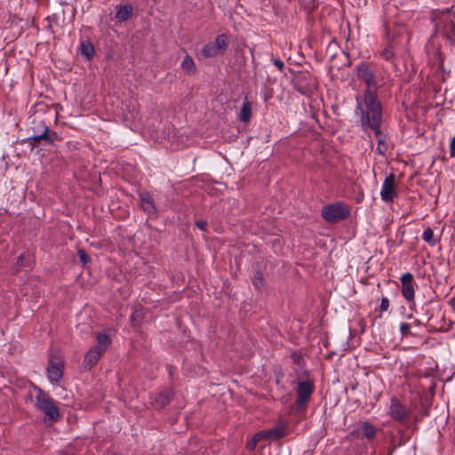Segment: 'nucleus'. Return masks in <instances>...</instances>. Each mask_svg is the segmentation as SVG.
<instances>
[{
  "label": "nucleus",
  "instance_id": "f257e3e1",
  "mask_svg": "<svg viewBox=\"0 0 455 455\" xmlns=\"http://www.w3.org/2000/svg\"><path fill=\"white\" fill-rule=\"evenodd\" d=\"M433 21L435 31L426 44V51L428 54L440 58L441 43L439 37L446 42H451L455 38V12L449 9L439 12L435 14Z\"/></svg>",
  "mask_w": 455,
  "mask_h": 455
},
{
  "label": "nucleus",
  "instance_id": "f03ea898",
  "mask_svg": "<svg viewBox=\"0 0 455 455\" xmlns=\"http://www.w3.org/2000/svg\"><path fill=\"white\" fill-rule=\"evenodd\" d=\"M356 108L355 113L360 115L362 129L364 132L373 131L377 140H386L385 135L380 130L382 123L381 105L378 99H375L370 92L366 97V109L362 108L359 98H356Z\"/></svg>",
  "mask_w": 455,
  "mask_h": 455
},
{
  "label": "nucleus",
  "instance_id": "7ed1b4c3",
  "mask_svg": "<svg viewBox=\"0 0 455 455\" xmlns=\"http://www.w3.org/2000/svg\"><path fill=\"white\" fill-rule=\"evenodd\" d=\"M35 390L36 391L37 409L43 411L49 419L56 421L60 418V410L54 400L40 387H35Z\"/></svg>",
  "mask_w": 455,
  "mask_h": 455
},
{
  "label": "nucleus",
  "instance_id": "20e7f679",
  "mask_svg": "<svg viewBox=\"0 0 455 455\" xmlns=\"http://www.w3.org/2000/svg\"><path fill=\"white\" fill-rule=\"evenodd\" d=\"M314 390L315 385L312 380L306 379L298 382L296 387L297 398L293 404V409L296 411L300 412L306 411Z\"/></svg>",
  "mask_w": 455,
  "mask_h": 455
},
{
  "label": "nucleus",
  "instance_id": "39448f33",
  "mask_svg": "<svg viewBox=\"0 0 455 455\" xmlns=\"http://www.w3.org/2000/svg\"><path fill=\"white\" fill-rule=\"evenodd\" d=\"M356 76L358 79L362 80L367 85L366 90L364 91L363 99H364V105L366 106V97L368 93L370 92L374 96L375 99L377 98V94L373 88L376 86V76L375 72L372 69L370 63L367 62H361L359 63L356 68Z\"/></svg>",
  "mask_w": 455,
  "mask_h": 455
},
{
  "label": "nucleus",
  "instance_id": "423d86ee",
  "mask_svg": "<svg viewBox=\"0 0 455 455\" xmlns=\"http://www.w3.org/2000/svg\"><path fill=\"white\" fill-rule=\"evenodd\" d=\"M33 135L28 139L33 147L37 145H51L59 139L56 132L51 131L44 123L40 122L37 127L33 128Z\"/></svg>",
  "mask_w": 455,
  "mask_h": 455
},
{
  "label": "nucleus",
  "instance_id": "0eeeda50",
  "mask_svg": "<svg viewBox=\"0 0 455 455\" xmlns=\"http://www.w3.org/2000/svg\"><path fill=\"white\" fill-rule=\"evenodd\" d=\"M349 214L348 207L340 202L327 204L322 209V217L330 223L346 220Z\"/></svg>",
  "mask_w": 455,
  "mask_h": 455
},
{
  "label": "nucleus",
  "instance_id": "6e6552de",
  "mask_svg": "<svg viewBox=\"0 0 455 455\" xmlns=\"http://www.w3.org/2000/svg\"><path fill=\"white\" fill-rule=\"evenodd\" d=\"M229 45L228 35H219L214 41L206 44L201 50V54L205 59L214 58L224 54Z\"/></svg>",
  "mask_w": 455,
  "mask_h": 455
},
{
  "label": "nucleus",
  "instance_id": "1a4fd4ad",
  "mask_svg": "<svg viewBox=\"0 0 455 455\" xmlns=\"http://www.w3.org/2000/svg\"><path fill=\"white\" fill-rule=\"evenodd\" d=\"M387 414L395 421L405 425L410 418L411 410L403 404L396 396H392Z\"/></svg>",
  "mask_w": 455,
  "mask_h": 455
},
{
  "label": "nucleus",
  "instance_id": "9d476101",
  "mask_svg": "<svg viewBox=\"0 0 455 455\" xmlns=\"http://www.w3.org/2000/svg\"><path fill=\"white\" fill-rule=\"evenodd\" d=\"M288 434L289 423L284 419H280L272 428L255 434L253 443L259 442L265 438L278 440L284 437Z\"/></svg>",
  "mask_w": 455,
  "mask_h": 455
},
{
  "label": "nucleus",
  "instance_id": "9b49d317",
  "mask_svg": "<svg viewBox=\"0 0 455 455\" xmlns=\"http://www.w3.org/2000/svg\"><path fill=\"white\" fill-rule=\"evenodd\" d=\"M401 292L403 297L410 304V308L415 306V282L411 273H404L400 277Z\"/></svg>",
  "mask_w": 455,
  "mask_h": 455
},
{
  "label": "nucleus",
  "instance_id": "f8f14e48",
  "mask_svg": "<svg viewBox=\"0 0 455 455\" xmlns=\"http://www.w3.org/2000/svg\"><path fill=\"white\" fill-rule=\"evenodd\" d=\"M398 196V192L395 185V176L390 173L383 181L380 190V198L387 204H391Z\"/></svg>",
  "mask_w": 455,
  "mask_h": 455
},
{
  "label": "nucleus",
  "instance_id": "ddd939ff",
  "mask_svg": "<svg viewBox=\"0 0 455 455\" xmlns=\"http://www.w3.org/2000/svg\"><path fill=\"white\" fill-rule=\"evenodd\" d=\"M63 377V363L57 356L49 360L47 366V378L52 383H58Z\"/></svg>",
  "mask_w": 455,
  "mask_h": 455
},
{
  "label": "nucleus",
  "instance_id": "4468645a",
  "mask_svg": "<svg viewBox=\"0 0 455 455\" xmlns=\"http://www.w3.org/2000/svg\"><path fill=\"white\" fill-rule=\"evenodd\" d=\"M377 428L370 422L363 421L355 425L353 433L358 438L371 440L376 436Z\"/></svg>",
  "mask_w": 455,
  "mask_h": 455
},
{
  "label": "nucleus",
  "instance_id": "2eb2a0df",
  "mask_svg": "<svg viewBox=\"0 0 455 455\" xmlns=\"http://www.w3.org/2000/svg\"><path fill=\"white\" fill-rule=\"evenodd\" d=\"M174 395V391L172 388H166L163 392L157 394L154 398L152 404L156 409H163L170 403Z\"/></svg>",
  "mask_w": 455,
  "mask_h": 455
},
{
  "label": "nucleus",
  "instance_id": "dca6fc26",
  "mask_svg": "<svg viewBox=\"0 0 455 455\" xmlns=\"http://www.w3.org/2000/svg\"><path fill=\"white\" fill-rule=\"evenodd\" d=\"M140 206L142 210L149 215L155 214L156 209L153 198L149 193L144 192L140 195Z\"/></svg>",
  "mask_w": 455,
  "mask_h": 455
},
{
  "label": "nucleus",
  "instance_id": "f3484780",
  "mask_svg": "<svg viewBox=\"0 0 455 455\" xmlns=\"http://www.w3.org/2000/svg\"><path fill=\"white\" fill-rule=\"evenodd\" d=\"M102 354L103 353L100 349L92 347L85 355L84 360V368H92L98 363Z\"/></svg>",
  "mask_w": 455,
  "mask_h": 455
},
{
  "label": "nucleus",
  "instance_id": "a211bd4d",
  "mask_svg": "<svg viewBox=\"0 0 455 455\" xmlns=\"http://www.w3.org/2000/svg\"><path fill=\"white\" fill-rule=\"evenodd\" d=\"M97 339V344L93 346V347H96L100 349L102 353H104L107 348L111 344V337L110 334L107 332L99 333L96 337Z\"/></svg>",
  "mask_w": 455,
  "mask_h": 455
},
{
  "label": "nucleus",
  "instance_id": "6ab92c4d",
  "mask_svg": "<svg viewBox=\"0 0 455 455\" xmlns=\"http://www.w3.org/2000/svg\"><path fill=\"white\" fill-rule=\"evenodd\" d=\"M181 68L188 75H194L196 73V67L194 60L189 56L186 55L181 61Z\"/></svg>",
  "mask_w": 455,
  "mask_h": 455
},
{
  "label": "nucleus",
  "instance_id": "aec40b11",
  "mask_svg": "<svg viewBox=\"0 0 455 455\" xmlns=\"http://www.w3.org/2000/svg\"><path fill=\"white\" fill-rule=\"evenodd\" d=\"M251 116V105L246 100L243 103L240 112L238 114V119L243 123L250 121Z\"/></svg>",
  "mask_w": 455,
  "mask_h": 455
},
{
  "label": "nucleus",
  "instance_id": "412c9836",
  "mask_svg": "<svg viewBox=\"0 0 455 455\" xmlns=\"http://www.w3.org/2000/svg\"><path fill=\"white\" fill-rule=\"evenodd\" d=\"M132 12V8L130 5L120 6L116 12V18L119 21H124L131 16Z\"/></svg>",
  "mask_w": 455,
  "mask_h": 455
},
{
  "label": "nucleus",
  "instance_id": "4be33fe9",
  "mask_svg": "<svg viewBox=\"0 0 455 455\" xmlns=\"http://www.w3.org/2000/svg\"><path fill=\"white\" fill-rule=\"evenodd\" d=\"M17 267L20 268H25L26 270H28L31 268V259L28 254H21L19 256L17 260Z\"/></svg>",
  "mask_w": 455,
  "mask_h": 455
},
{
  "label": "nucleus",
  "instance_id": "5701e85b",
  "mask_svg": "<svg viewBox=\"0 0 455 455\" xmlns=\"http://www.w3.org/2000/svg\"><path fill=\"white\" fill-rule=\"evenodd\" d=\"M81 54L92 58L94 54V47L90 42H83L81 44Z\"/></svg>",
  "mask_w": 455,
  "mask_h": 455
},
{
  "label": "nucleus",
  "instance_id": "b1692460",
  "mask_svg": "<svg viewBox=\"0 0 455 455\" xmlns=\"http://www.w3.org/2000/svg\"><path fill=\"white\" fill-rule=\"evenodd\" d=\"M422 239L431 245H434L435 243V240L434 238V232L430 228H425L422 234Z\"/></svg>",
  "mask_w": 455,
  "mask_h": 455
},
{
  "label": "nucleus",
  "instance_id": "393cba45",
  "mask_svg": "<svg viewBox=\"0 0 455 455\" xmlns=\"http://www.w3.org/2000/svg\"><path fill=\"white\" fill-rule=\"evenodd\" d=\"M380 56L385 60H391L392 58L394 57V52H393V45L392 44L390 45H388L387 47H386L380 53Z\"/></svg>",
  "mask_w": 455,
  "mask_h": 455
},
{
  "label": "nucleus",
  "instance_id": "a878e982",
  "mask_svg": "<svg viewBox=\"0 0 455 455\" xmlns=\"http://www.w3.org/2000/svg\"><path fill=\"white\" fill-rule=\"evenodd\" d=\"M376 151L379 154L384 156L386 152L387 151V144L386 142V140H378V146L376 148Z\"/></svg>",
  "mask_w": 455,
  "mask_h": 455
},
{
  "label": "nucleus",
  "instance_id": "bb28decb",
  "mask_svg": "<svg viewBox=\"0 0 455 455\" xmlns=\"http://www.w3.org/2000/svg\"><path fill=\"white\" fill-rule=\"evenodd\" d=\"M264 284V279L260 273H257L253 278V285L257 289H260Z\"/></svg>",
  "mask_w": 455,
  "mask_h": 455
},
{
  "label": "nucleus",
  "instance_id": "cd10ccee",
  "mask_svg": "<svg viewBox=\"0 0 455 455\" xmlns=\"http://www.w3.org/2000/svg\"><path fill=\"white\" fill-rule=\"evenodd\" d=\"M400 331L403 337L411 333V324L408 323H402L400 324Z\"/></svg>",
  "mask_w": 455,
  "mask_h": 455
},
{
  "label": "nucleus",
  "instance_id": "c85d7f7f",
  "mask_svg": "<svg viewBox=\"0 0 455 455\" xmlns=\"http://www.w3.org/2000/svg\"><path fill=\"white\" fill-rule=\"evenodd\" d=\"M78 256L83 265H86L88 262H90V257L84 250L78 251Z\"/></svg>",
  "mask_w": 455,
  "mask_h": 455
},
{
  "label": "nucleus",
  "instance_id": "c756f323",
  "mask_svg": "<svg viewBox=\"0 0 455 455\" xmlns=\"http://www.w3.org/2000/svg\"><path fill=\"white\" fill-rule=\"evenodd\" d=\"M389 307V299L387 297L381 299L379 310L381 312L387 311Z\"/></svg>",
  "mask_w": 455,
  "mask_h": 455
},
{
  "label": "nucleus",
  "instance_id": "7c9ffc66",
  "mask_svg": "<svg viewBox=\"0 0 455 455\" xmlns=\"http://www.w3.org/2000/svg\"><path fill=\"white\" fill-rule=\"evenodd\" d=\"M272 62L278 68L279 71L282 72L283 70L284 63L281 60L273 58Z\"/></svg>",
  "mask_w": 455,
  "mask_h": 455
},
{
  "label": "nucleus",
  "instance_id": "2f4dec72",
  "mask_svg": "<svg viewBox=\"0 0 455 455\" xmlns=\"http://www.w3.org/2000/svg\"><path fill=\"white\" fill-rule=\"evenodd\" d=\"M450 156L455 157V136L451 138L449 145Z\"/></svg>",
  "mask_w": 455,
  "mask_h": 455
},
{
  "label": "nucleus",
  "instance_id": "473e14b6",
  "mask_svg": "<svg viewBox=\"0 0 455 455\" xmlns=\"http://www.w3.org/2000/svg\"><path fill=\"white\" fill-rule=\"evenodd\" d=\"M207 225H208L207 221H206V220H197V221L196 222V226L199 229H201V230H203V231H205V230H206Z\"/></svg>",
  "mask_w": 455,
  "mask_h": 455
},
{
  "label": "nucleus",
  "instance_id": "72a5a7b5",
  "mask_svg": "<svg viewBox=\"0 0 455 455\" xmlns=\"http://www.w3.org/2000/svg\"><path fill=\"white\" fill-rule=\"evenodd\" d=\"M253 440H254V436H253V437L251 438V440L250 442H248V443H247V446H248L250 449H253V448L256 446L257 443H258V442L253 443Z\"/></svg>",
  "mask_w": 455,
  "mask_h": 455
},
{
  "label": "nucleus",
  "instance_id": "f704fd0d",
  "mask_svg": "<svg viewBox=\"0 0 455 455\" xmlns=\"http://www.w3.org/2000/svg\"><path fill=\"white\" fill-rule=\"evenodd\" d=\"M196 443H197V439H196V438H192V439H191V441H190V444H189V445H190V446H192V445H194V444L196 445Z\"/></svg>",
  "mask_w": 455,
  "mask_h": 455
},
{
  "label": "nucleus",
  "instance_id": "c9c22d12",
  "mask_svg": "<svg viewBox=\"0 0 455 455\" xmlns=\"http://www.w3.org/2000/svg\"><path fill=\"white\" fill-rule=\"evenodd\" d=\"M292 358L294 359L295 362L298 363L299 356L295 353L292 354Z\"/></svg>",
  "mask_w": 455,
  "mask_h": 455
},
{
  "label": "nucleus",
  "instance_id": "e433bc0d",
  "mask_svg": "<svg viewBox=\"0 0 455 455\" xmlns=\"http://www.w3.org/2000/svg\"><path fill=\"white\" fill-rule=\"evenodd\" d=\"M402 443H403V442H402V440H400V441H399V443H398V444H397V446H401ZM393 445H394V447H395V446H396V444H393Z\"/></svg>",
  "mask_w": 455,
  "mask_h": 455
}]
</instances>
